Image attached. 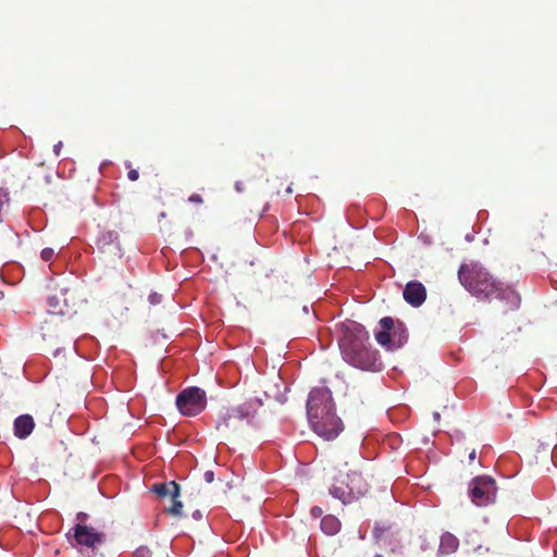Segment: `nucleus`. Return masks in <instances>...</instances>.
Masks as SVG:
<instances>
[{"instance_id": "f257e3e1", "label": "nucleus", "mask_w": 557, "mask_h": 557, "mask_svg": "<svg viewBox=\"0 0 557 557\" xmlns=\"http://www.w3.org/2000/svg\"><path fill=\"white\" fill-rule=\"evenodd\" d=\"M338 332V347L345 362L362 371L382 369L379 351L371 346L370 335L363 325L347 320L339 324Z\"/></svg>"}, {"instance_id": "f03ea898", "label": "nucleus", "mask_w": 557, "mask_h": 557, "mask_svg": "<svg viewBox=\"0 0 557 557\" xmlns=\"http://www.w3.org/2000/svg\"><path fill=\"white\" fill-rule=\"evenodd\" d=\"M458 278L461 285L479 299L495 298L505 301L510 309H518L520 306V296L512 286L496 281L480 263L460 265Z\"/></svg>"}, {"instance_id": "7ed1b4c3", "label": "nucleus", "mask_w": 557, "mask_h": 557, "mask_svg": "<svg viewBox=\"0 0 557 557\" xmlns=\"http://www.w3.org/2000/svg\"><path fill=\"white\" fill-rule=\"evenodd\" d=\"M307 416L312 431L325 441H333L344 430L327 387L311 389L307 400Z\"/></svg>"}, {"instance_id": "20e7f679", "label": "nucleus", "mask_w": 557, "mask_h": 557, "mask_svg": "<svg viewBox=\"0 0 557 557\" xmlns=\"http://www.w3.org/2000/svg\"><path fill=\"white\" fill-rule=\"evenodd\" d=\"M330 494L344 505L351 504L368 492V483L361 473L352 471L343 479H337L330 487Z\"/></svg>"}, {"instance_id": "39448f33", "label": "nucleus", "mask_w": 557, "mask_h": 557, "mask_svg": "<svg viewBox=\"0 0 557 557\" xmlns=\"http://www.w3.org/2000/svg\"><path fill=\"white\" fill-rule=\"evenodd\" d=\"M374 336L379 345L387 350H395L407 343L408 332L401 322L385 317L380 320Z\"/></svg>"}, {"instance_id": "423d86ee", "label": "nucleus", "mask_w": 557, "mask_h": 557, "mask_svg": "<svg viewBox=\"0 0 557 557\" xmlns=\"http://www.w3.org/2000/svg\"><path fill=\"white\" fill-rule=\"evenodd\" d=\"M262 406V400L258 397L250 398L242 405L228 408L226 412L220 418L218 429L221 428H235L236 422L246 421L248 424L252 423L258 409Z\"/></svg>"}, {"instance_id": "0eeeda50", "label": "nucleus", "mask_w": 557, "mask_h": 557, "mask_svg": "<svg viewBox=\"0 0 557 557\" xmlns=\"http://www.w3.org/2000/svg\"><path fill=\"white\" fill-rule=\"evenodd\" d=\"M67 540L79 550H95L106 541V534L87 524L76 523L67 533Z\"/></svg>"}, {"instance_id": "6e6552de", "label": "nucleus", "mask_w": 557, "mask_h": 557, "mask_svg": "<svg viewBox=\"0 0 557 557\" xmlns=\"http://www.w3.org/2000/svg\"><path fill=\"white\" fill-rule=\"evenodd\" d=\"M496 493L495 480L487 475L475 476L469 484V497L476 506H487L494 503Z\"/></svg>"}, {"instance_id": "1a4fd4ad", "label": "nucleus", "mask_w": 557, "mask_h": 557, "mask_svg": "<svg viewBox=\"0 0 557 557\" xmlns=\"http://www.w3.org/2000/svg\"><path fill=\"white\" fill-rule=\"evenodd\" d=\"M207 405L206 393L199 387H188L176 397L180 412L187 417L199 414Z\"/></svg>"}, {"instance_id": "9d476101", "label": "nucleus", "mask_w": 557, "mask_h": 557, "mask_svg": "<svg viewBox=\"0 0 557 557\" xmlns=\"http://www.w3.org/2000/svg\"><path fill=\"white\" fill-rule=\"evenodd\" d=\"M404 299L412 307H420L426 299V289L421 282L410 281L403 292Z\"/></svg>"}, {"instance_id": "9b49d317", "label": "nucleus", "mask_w": 557, "mask_h": 557, "mask_svg": "<svg viewBox=\"0 0 557 557\" xmlns=\"http://www.w3.org/2000/svg\"><path fill=\"white\" fill-rule=\"evenodd\" d=\"M96 244H97V247L101 251H107L111 247H113L115 249L114 253L117 257H120V258L122 257V249H121L117 232H115V231H103L99 235Z\"/></svg>"}, {"instance_id": "f8f14e48", "label": "nucleus", "mask_w": 557, "mask_h": 557, "mask_svg": "<svg viewBox=\"0 0 557 557\" xmlns=\"http://www.w3.org/2000/svg\"><path fill=\"white\" fill-rule=\"evenodd\" d=\"M35 423L29 414H23L14 421V434L18 438H26L34 430Z\"/></svg>"}, {"instance_id": "ddd939ff", "label": "nucleus", "mask_w": 557, "mask_h": 557, "mask_svg": "<svg viewBox=\"0 0 557 557\" xmlns=\"http://www.w3.org/2000/svg\"><path fill=\"white\" fill-rule=\"evenodd\" d=\"M459 547V540L451 533L445 532L441 536L438 553L442 555H450Z\"/></svg>"}, {"instance_id": "4468645a", "label": "nucleus", "mask_w": 557, "mask_h": 557, "mask_svg": "<svg viewBox=\"0 0 557 557\" xmlns=\"http://www.w3.org/2000/svg\"><path fill=\"white\" fill-rule=\"evenodd\" d=\"M152 491L160 497L171 496L175 499L180 496V486L174 481L154 484Z\"/></svg>"}, {"instance_id": "2eb2a0df", "label": "nucleus", "mask_w": 557, "mask_h": 557, "mask_svg": "<svg viewBox=\"0 0 557 557\" xmlns=\"http://www.w3.org/2000/svg\"><path fill=\"white\" fill-rule=\"evenodd\" d=\"M321 530L327 535H334L341 530V521L332 515H327L321 520Z\"/></svg>"}, {"instance_id": "dca6fc26", "label": "nucleus", "mask_w": 557, "mask_h": 557, "mask_svg": "<svg viewBox=\"0 0 557 557\" xmlns=\"http://www.w3.org/2000/svg\"><path fill=\"white\" fill-rule=\"evenodd\" d=\"M389 530V527L384 524L375 523L373 528V537L377 543H382L385 541V533Z\"/></svg>"}, {"instance_id": "f3484780", "label": "nucleus", "mask_w": 557, "mask_h": 557, "mask_svg": "<svg viewBox=\"0 0 557 557\" xmlns=\"http://www.w3.org/2000/svg\"><path fill=\"white\" fill-rule=\"evenodd\" d=\"M183 509L182 502L177 500V498L173 499V506L170 508V512L174 516H181Z\"/></svg>"}, {"instance_id": "a211bd4d", "label": "nucleus", "mask_w": 557, "mask_h": 557, "mask_svg": "<svg viewBox=\"0 0 557 557\" xmlns=\"http://www.w3.org/2000/svg\"><path fill=\"white\" fill-rule=\"evenodd\" d=\"M151 552L148 547L146 546H140L138 547L135 553H134V556L133 557H151Z\"/></svg>"}, {"instance_id": "6ab92c4d", "label": "nucleus", "mask_w": 557, "mask_h": 557, "mask_svg": "<svg viewBox=\"0 0 557 557\" xmlns=\"http://www.w3.org/2000/svg\"><path fill=\"white\" fill-rule=\"evenodd\" d=\"M40 256L44 261H50L54 256V251L52 248H45L41 250Z\"/></svg>"}, {"instance_id": "aec40b11", "label": "nucleus", "mask_w": 557, "mask_h": 557, "mask_svg": "<svg viewBox=\"0 0 557 557\" xmlns=\"http://www.w3.org/2000/svg\"><path fill=\"white\" fill-rule=\"evenodd\" d=\"M310 512L313 518H320L323 515V510L319 506L312 507Z\"/></svg>"}, {"instance_id": "412c9836", "label": "nucleus", "mask_w": 557, "mask_h": 557, "mask_svg": "<svg viewBox=\"0 0 557 557\" xmlns=\"http://www.w3.org/2000/svg\"><path fill=\"white\" fill-rule=\"evenodd\" d=\"M188 201L194 203H202V198L198 194H193L189 196Z\"/></svg>"}, {"instance_id": "4be33fe9", "label": "nucleus", "mask_w": 557, "mask_h": 557, "mask_svg": "<svg viewBox=\"0 0 557 557\" xmlns=\"http://www.w3.org/2000/svg\"><path fill=\"white\" fill-rule=\"evenodd\" d=\"M127 177H128V180H129V181L135 182V181H137V180H138L139 174H138V172H137L136 170H131V171L127 173Z\"/></svg>"}, {"instance_id": "5701e85b", "label": "nucleus", "mask_w": 557, "mask_h": 557, "mask_svg": "<svg viewBox=\"0 0 557 557\" xmlns=\"http://www.w3.org/2000/svg\"><path fill=\"white\" fill-rule=\"evenodd\" d=\"M87 517H88L87 513L78 512L77 516H76V521H77L76 523L85 524V521H86Z\"/></svg>"}, {"instance_id": "b1692460", "label": "nucleus", "mask_w": 557, "mask_h": 557, "mask_svg": "<svg viewBox=\"0 0 557 557\" xmlns=\"http://www.w3.org/2000/svg\"><path fill=\"white\" fill-rule=\"evenodd\" d=\"M149 300L153 305L158 304L160 301V295H158L157 293L150 294L149 295Z\"/></svg>"}, {"instance_id": "393cba45", "label": "nucleus", "mask_w": 557, "mask_h": 557, "mask_svg": "<svg viewBox=\"0 0 557 557\" xmlns=\"http://www.w3.org/2000/svg\"><path fill=\"white\" fill-rule=\"evenodd\" d=\"M214 479V474L212 471H207L205 472V480L208 482V483H211Z\"/></svg>"}, {"instance_id": "a878e982", "label": "nucleus", "mask_w": 557, "mask_h": 557, "mask_svg": "<svg viewBox=\"0 0 557 557\" xmlns=\"http://www.w3.org/2000/svg\"><path fill=\"white\" fill-rule=\"evenodd\" d=\"M62 141H59L58 144H55L53 146V152L55 153V156H60V152H61V149H62Z\"/></svg>"}, {"instance_id": "bb28decb", "label": "nucleus", "mask_w": 557, "mask_h": 557, "mask_svg": "<svg viewBox=\"0 0 557 557\" xmlns=\"http://www.w3.org/2000/svg\"><path fill=\"white\" fill-rule=\"evenodd\" d=\"M476 458V453L475 450L473 449L470 454H469V461L470 462H473Z\"/></svg>"}, {"instance_id": "cd10ccee", "label": "nucleus", "mask_w": 557, "mask_h": 557, "mask_svg": "<svg viewBox=\"0 0 557 557\" xmlns=\"http://www.w3.org/2000/svg\"><path fill=\"white\" fill-rule=\"evenodd\" d=\"M236 189H237L238 191H242L240 183H236Z\"/></svg>"}, {"instance_id": "c85d7f7f", "label": "nucleus", "mask_w": 557, "mask_h": 557, "mask_svg": "<svg viewBox=\"0 0 557 557\" xmlns=\"http://www.w3.org/2000/svg\"><path fill=\"white\" fill-rule=\"evenodd\" d=\"M434 418H435V419H440V413L435 412V413H434Z\"/></svg>"}, {"instance_id": "c756f323", "label": "nucleus", "mask_w": 557, "mask_h": 557, "mask_svg": "<svg viewBox=\"0 0 557 557\" xmlns=\"http://www.w3.org/2000/svg\"><path fill=\"white\" fill-rule=\"evenodd\" d=\"M3 296H4L3 293L0 290V299H2Z\"/></svg>"}, {"instance_id": "7c9ffc66", "label": "nucleus", "mask_w": 557, "mask_h": 557, "mask_svg": "<svg viewBox=\"0 0 557 557\" xmlns=\"http://www.w3.org/2000/svg\"><path fill=\"white\" fill-rule=\"evenodd\" d=\"M374 557H383L381 554H375Z\"/></svg>"}]
</instances>
